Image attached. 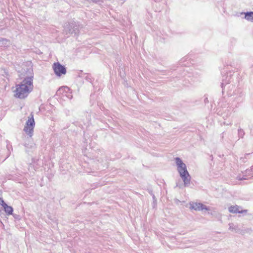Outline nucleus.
<instances>
[{"instance_id":"27","label":"nucleus","mask_w":253,"mask_h":253,"mask_svg":"<svg viewBox=\"0 0 253 253\" xmlns=\"http://www.w3.org/2000/svg\"><path fill=\"white\" fill-rule=\"evenodd\" d=\"M155 1L157 2V1H160V0H154Z\"/></svg>"},{"instance_id":"8","label":"nucleus","mask_w":253,"mask_h":253,"mask_svg":"<svg viewBox=\"0 0 253 253\" xmlns=\"http://www.w3.org/2000/svg\"><path fill=\"white\" fill-rule=\"evenodd\" d=\"M231 93L232 95L238 94L237 96L235 98V101L237 102V103L243 101L245 98V94L240 89L234 90L233 92H231Z\"/></svg>"},{"instance_id":"23","label":"nucleus","mask_w":253,"mask_h":253,"mask_svg":"<svg viewBox=\"0 0 253 253\" xmlns=\"http://www.w3.org/2000/svg\"><path fill=\"white\" fill-rule=\"evenodd\" d=\"M149 193H150V194H151V195H152V194H154L153 193V192H152V190H150V191H149Z\"/></svg>"},{"instance_id":"22","label":"nucleus","mask_w":253,"mask_h":253,"mask_svg":"<svg viewBox=\"0 0 253 253\" xmlns=\"http://www.w3.org/2000/svg\"><path fill=\"white\" fill-rule=\"evenodd\" d=\"M204 102L205 103H208L209 102V100H208V98L207 97H206L205 99H204Z\"/></svg>"},{"instance_id":"2","label":"nucleus","mask_w":253,"mask_h":253,"mask_svg":"<svg viewBox=\"0 0 253 253\" xmlns=\"http://www.w3.org/2000/svg\"><path fill=\"white\" fill-rule=\"evenodd\" d=\"M232 66L231 65L227 64L225 66L222 73L226 72V74L223 75L221 87L222 89V92L226 89L228 95L232 96L231 91L234 89L236 85L239 82V74L235 72H231L229 71L227 72L229 69L228 66Z\"/></svg>"},{"instance_id":"12","label":"nucleus","mask_w":253,"mask_h":253,"mask_svg":"<svg viewBox=\"0 0 253 253\" xmlns=\"http://www.w3.org/2000/svg\"><path fill=\"white\" fill-rule=\"evenodd\" d=\"M229 229L232 231L238 233L240 231V228H239L237 226L234 225L233 223H229Z\"/></svg>"},{"instance_id":"21","label":"nucleus","mask_w":253,"mask_h":253,"mask_svg":"<svg viewBox=\"0 0 253 253\" xmlns=\"http://www.w3.org/2000/svg\"><path fill=\"white\" fill-rule=\"evenodd\" d=\"M192 76H193L194 78H197L198 77H199L200 76V75H198L197 73H193L192 74Z\"/></svg>"},{"instance_id":"25","label":"nucleus","mask_w":253,"mask_h":253,"mask_svg":"<svg viewBox=\"0 0 253 253\" xmlns=\"http://www.w3.org/2000/svg\"><path fill=\"white\" fill-rule=\"evenodd\" d=\"M188 74L189 75H188V77H192V74L191 73H189Z\"/></svg>"},{"instance_id":"20","label":"nucleus","mask_w":253,"mask_h":253,"mask_svg":"<svg viewBox=\"0 0 253 253\" xmlns=\"http://www.w3.org/2000/svg\"><path fill=\"white\" fill-rule=\"evenodd\" d=\"M152 196L153 200V203H156L157 202V199H156L155 196L154 195V194H152Z\"/></svg>"},{"instance_id":"9","label":"nucleus","mask_w":253,"mask_h":253,"mask_svg":"<svg viewBox=\"0 0 253 253\" xmlns=\"http://www.w3.org/2000/svg\"><path fill=\"white\" fill-rule=\"evenodd\" d=\"M239 208L240 207L237 205L232 206L229 207L228 211L230 212L233 213H243L247 212V210H246L240 211L239 210Z\"/></svg>"},{"instance_id":"13","label":"nucleus","mask_w":253,"mask_h":253,"mask_svg":"<svg viewBox=\"0 0 253 253\" xmlns=\"http://www.w3.org/2000/svg\"><path fill=\"white\" fill-rule=\"evenodd\" d=\"M24 146L26 148V152H27L28 151L29 149H32L34 147L35 144L32 141H29L28 143L25 142L24 144Z\"/></svg>"},{"instance_id":"10","label":"nucleus","mask_w":253,"mask_h":253,"mask_svg":"<svg viewBox=\"0 0 253 253\" xmlns=\"http://www.w3.org/2000/svg\"><path fill=\"white\" fill-rule=\"evenodd\" d=\"M3 209L7 215L13 214V209L12 207L9 206L6 204L4 205Z\"/></svg>"},{"instance_id":"6","label":"nucleus","mask_w":253,"mask_h":253,"mask_svg":"<svg viewBox=\"0 0 253 253\" xmlns=\"http://www.w3.org/2000/svg\"><path fill=\"white\" fill-rule=\"evenodd\" d=\"M53 68L55 74L57 76H61L66 73V69L63 65H62L59 62L54 63L53 65Z\"/></svg>"},{"instance_id":"5","label":"nucleus","mask_w":253,"mask_h":253,"mask_svg":"<svg viewBox=\"0 0 253 253\" xmlns=\"http://www.w3.org/2000/svg\"><path fill=\"white\" fill-rule=\"evenodd\" d=\"M35 126V122L34 116L32 114L28 117V120L26 122L23 130L28 136V138L31 139L34 134V128Z\"/></svg>"},{"instance_id":"3","label":"nucleus","mask_w":253,"mask_h":253,"mask_svg":"<svg viewBox=\"0 0 253 253\" xmlns=\"http://www.w3.org/2000/svg\"><path fill=\"white\" fill-rule=\"evenodd\" d=\"M175 163L177 167V171L183 181L185 187L189 186L191 177L187 169L186 165L179 157L175 158Z\"/></svg>"},{"instance_id":"29","label":"nucleus","mask_w":253,"mask_h":253,"mask_svg":"<svg viewBox=\"0 0 253 253\" xmlns=\"http://www.w3.org/2000/svg\"><path fill=\"white\" fill-rule=\"evenodd\" d=\"M14 218H16V217H17V216H14Z\"/></svg>"},{"instance_id":"26","label":"nucleus","mask_w":253,"mask_h":253,"mask_svg":"<svg viewBox=\"0 0 253 253\" xmlns=\"http://www.w3.org/2000/svg\"><path fill=\"white\" fill-rule=\"evenodd\" d=\"M251 170L253 171V166L251 167Z\"/></svg>"},{"instance_id":"19","label":"nucleus","mask_w":253,"mask_h":253,"mask_svg":"<svg viewBox=\"0 0 253 253\" xmlns=\"http://www.w3.org/2000/svg\"><path fill=\"white\" fill-rule=\"evenodd\" d=\"M85 80L89 82H91V76H89V75H87L86 77H85Z\"/></svg>"},{"instance_id":"14","label":"nucleus","mask_w":253,"mask_h":253,"mask_svg":"<svg viewBox=\"0 0 253 253\" xmlns=\"http://www.w3.org/2000/svg\"><path fill=\"white\" fill-rule=\"evenodd\" d=\"M0 42H1V44L4 46H7L9 43V41L5 38H0Z\"/></svg>"},{"instance_id":"7","label":"nucleus","mask_w":253,"mask_h":253,"mask_svg":"<svg viewBox=\"0 0 253 253\" xmlns=\"http://www.w3.org/2000/svg\"><path fill=\"white\" fill-rule=\"evenodd\" d=\"M190 208L196 211H201L204 210L206 211L210 210L208 207L200 203H192L190 204Z\"/></svg>"},{"instance_id":"17","label":"nucleus","mask_w":253,"mask_h":253,"mask_svg":"<svg viewBox=\"0 0 253 253\" xmlns=\"http://www.w3.org/2000/svg\"><path fill=\"white\" fill-rule=\"evenodd\" d=\"M65 91L66 92H67V91L69 90V88L67 87V86H64V87H62L61 88H60L58 90V92L59 93H60L61 92V91Z\"/></svg>"},{"instance_id":"28","label":"nucleus","mask_w":253,"mask_h":253,"mask_svg":"<svg viewBox=\"0 0 253 253\" xmlns=\"http://www.w3.org/2000/svg\"><path fill=\"white\" fill-rule=\"evenodd\" d=\"M223 124H224V125H228V124H226V123L225 122H224V123H223Z\"/></svg>"},{"instance_id":"18","label":"nucleus","mask_w":253,"mask_h":253,"mask_svg":"<svg viewBox=\"0 0 253 253\" xmlns=\"http://www.w3.org/2000/svg\"><path fill=\"white\" fill-rule=\"evenodd\" d=\"M0 205H1L3 207L4 206V205H6L1 198H0Z\"/></svg>"},{"instance_id":"24","label":"nucleus","mask_w":253,"mask_h":253,"mask_svg":"<svg viewBox=\"0 0 253 253\" xmlns=\"http://www.w3.org/2000/svg\"><path fill=\"white\" fill-rule=\"evenodd\" d=\"M243 179H246V178L244 177H242V178L239 177V180H243Z\"/></svg>"},{"instance_id":"15","label":"nucleus","mask_w":253,"mask_h":253,"mask_svg":"<svg viewBox=\"0 0 253 253\" xmlns=\"http://www.w3.org/2000/svg\"><path fill=\"white\" fill-rule=\"evenodd\" d=\"M245 132H244V130L243 129H242V128H239L238 130V137L239 138H243L244 135H245Z\"/></svg>"},{"instance_id":"4","label":"nucleus","mask_w":253,"mask_h":253,"mask_svg":"<svg viewBox=\"0 0 253 253\" xmlns=\"http://www.w3.org/2000/svg\"><path fill=\"white\" fill-rule=\"evenodd\" d=\"M82 28V26L79 23L75 21L66 23L64 26L63 32L66 35H77Z\"/></svg>"},{"instance_id":"16","label":"nucleus","mask_w":253,"mask_h":253,"mask_svg":"<svg viewBox=\"0 0 253 253\" xmlns=\"http://www.w3.org/2000/svg\"><path fill=\"white\" fill-rule=\"evenodd\" d=\"M250 155V153H247L244 156V157H242L240 158V160L243 162V163H245L246 162V161H245V159H249V156Z\"/></svg>"},{"instance_id":"1","label":"nucleus","mask_w":253,"mask_h":253,"mask_svg":"<svg viewBox=\"0 0 253 253\" xmlns=\"http://www.w3.org/2000/svg\"><path fill=\"white\" fill-rule=\"evenodd\" d=\"M19 77L22 80L16 85L14 96L20 99H24L33 89V70L32 67L27 66L25 64L19 72Z\"/></svg>"},{"instance_id":"11","label":"nucleus","mask_w":253,"mask_h":253,"mask_svg":"<svg viewBox=\"0 0 253 253\" xmlns=\"http://www.w3.org/2000/svg\"><path fill=\"white\" fill-rule=\"evenodd\" d=\"M245 18L249 21L253 22V12L249 11L244 13Z\"/></svg>"},{"instance_id":"30","label":"nucleus","mask_w":253,"mask_h":253,"mask_svg":"<svg viewBox=\"0 0 253 253\" xmlns=\"http://www.w3.org/2000/svg\"><path fill=\"white\" fill-rule=\"evenodd\" d=\"M14 218H16V217H17V216H14Z\"/></svg>"}]
</instances>
